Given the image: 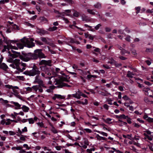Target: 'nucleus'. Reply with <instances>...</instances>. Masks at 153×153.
Segmentation results:
<instances>
[{
	"mask_svg": "<svg viewBox=\"0 0 153 153\" xmlns=\"http://www.w3.org/2000/svg\"><path fill=\"white\" fill-rule=\"evenodd\" d=\"M81 92L79 91H78L75 94H72V95L74 97L77 99H79L81 98Z\"/></svg>",
	"mask_w": 153,
	"mask_h": 153,
	"instance_id": "12",
	"label": "nucleus"
},
{
	"mask_svg": "<svg viewBox=\"0 0 153 153\" xmlns=\"http://www.w3.org/2000/svg\"><path fill=\"white\" fill-rule=\"evenodd\" d=\"M40 73L39 68L35 65H33L32 70L26 71H24L23 74L26 75L34 76L36 75H39Z\"/></svg>",
	"mask_w": 153,
	"mask_h": 153,
	"instance_id": "3",
	"label": "nucleus"
},
{
	"mask_svg": "<svg viewBox=\"0 0 153 153\" xmlns=\"http://www.w3.org/2000/svg\"><path fill=\"white\" fill-rule=\"evenodd\" d=\"M25 89L27 91L31 92L32 91V87H27L25 88Z\"/></svg>",
	"mask_w": 153,
	"mask_h": 153,
	"instance_id": "40",
	"label": "nucleus"
},
{
	"mask_svg": "<svg viewBox=\"0 0 153 153\" xmlns=\"http://www.w3.org/2000/svg\"><path fill=\"white\" fill-rule=\"evenodd\" d=\"M15 149L17 150H21L22 148V146H17V147H15Z\"/></svg>",
	"mask_w": 153,
	"mask_h": 153,
	"instance_id": "52",
	"label": "nucleus"
},
{
	"mask_svg": "<svg viewBox=\"0 0 153 153\" xmlns=\"http://www.w3.org/2000/svg\"><path fill=\"white\" fill-rule=\"evenodd\" d=\"M102 66L103 67L106 68L107 69H109L110 68V67L106 65H102Z\"/></svg>",
	"mask_w": 153,
	"mask_h": 153,
	"instance_id": "61",
	"label": "nucleus"
},
{
	"mask_svg": "<svg viewBox=\"0 0 153 153\" xmlns=\"http://www.w3.org/2000/svg\"><path fill=\"white\" fill-rule=\"evenodd\" d=\"M94 7L100 9L101 7V4L99 2H97L96 4L94 5Z\"/></svg>",
	"mask_w": 153,
	"mask_h": 153,
	"instance_id": "23",
	"label": "nucleus"
},
{
	"mask_svg": "<svg viewBox=\"0 0 153 153\" xmlns=\"http://www.w3.org/2000/svg\"><path fill=\"white\" fill-rule=\"evenodd\" d=\"M134 75L133 73L130 74H127L126 76L129 78H132L133 77V75Z\"/></svg>",
	"mask_w": 153,
	"mask_h": 153,
	"instance_id": "48",
	"label": "nucleus"
},
{
	"mask_svg": "<svg viewBox=\"0 0 153 153\" xmlns=\"http://www.w3.org/2000/svg\"><path fill=\"white\" fill-rule=\"evenodd\" d=\"M27 120H28L30 124H33L34 123V121L32 118L27 119Z\"/></svg>",
	"mask_w": 153,
	"mask_h": 153,
	"instance_id": "38",
	"label": "nucleus"
},
{
	"mask_svg": "<svg viewBox=\"0 0 153 153\" xmlns=\"http://www.w3.org/2000/svg\"><path fill=\"white\" fill-rule=\"evenodd\" d=\"M51 60H41L39 63V65H45L44 66L47 65L49 66H51Z\"/></svg>",
	"mask_w": 153,
	"mask_h": 153,
	"instance_id": "9",
	"label": "nucleus"
},
{
	"mask_svg": "<svg viewBox=\"0 0 153 153\" xmlns=\"http://www.w3.org/2000/svg\"><path fill=\"white\" fill-rule=\"evenodd\" d=\"M146 120L149 122H153V118H151L149 117L146 119Z\"/></svg>",
	"mask_w": 153,
	"mask_h": 153,
	"instance_id": "49",
	"label": "nucleus"
},
{
	"mask_svg": "<svg viewBox=\"0 0 153 153\" xmlns=\"http://www.w3.org/2000/svg\"><path fill=\"white\" fill-rule=\"evenodd\" d=\"M79 13L76 10H74V12L73 13V16L76 17H78L79 16Z\"/></svg>",
	"mask_w": 153,
	"mask_h": 153,
	"instance_id": "33",
	"label": "nucleus"
},
{
	"mask_svg": "<svg viewBox=\"0 0 153 153\" xmlns=\"http://www.w3.org/2000/svg\"><path fill=\"white\" fill-rule=\"evenodd\" d=\"M87 11L88 13H89L90 14H92L93 15H94L95 14V13L93 11V10H92L88 9H87Z\"/></svg>",
	"mask_w": 153,
	"mask_h": 153,
	"instance_id": "30",
	"label": "nucleus"
},
{
	"mask_svg": "<svg viewBox=\"0 0 153 153\" xmlns=\"http://www.w3.org/2000/svg\"><path fill=\"white\" fill-rule=\"evenodd\" d=\"M144 102L147 103L149 104H153V101H150L147 97H145L144 99Z\"/></svg>",
	"mask_w": 153,
	"mask_h": 153,
	"instance_id": "21",
	"label": "nucleus"
},
{
	"mask_svg": "<svg viewBox=\"0 0 153 153\" xmlns=\"http://www.w3.org/2000/svg\"><path fill=\"white\" fill-rule=\"evenodd\" d=\"M21 41L22 43H18L17 44V45L18 48H19V49H22L23 48L24 46H25V45L23 42L22 41V39L21 40Z\"/></svg>",
	"mask_w": 153,
	"mask_h": 153,
	"instance_id": "15",
	"label": "nucleus"
},
{
	"mask_svg": "<svg viewBox=\"0 0 153 153\" xmlns=\"http://www.w3.org/2000/svg\"><path fill=\"white\" fill-rule=\"evenodd\" d=\"M55 85H58L56 87L58 88H62L64 86H67L70 87L71 86L67 84L62 82L60 79H58L56 81Z\"/></svg>",
	"mask_w": 153,
	"mask_h": 153,
	"instance_id": "7",
	"label": "nucleus"
},
{
	"mask_svg": "<svg viewBox=\"0 0 153 153\" xmlns=\"http://www.w3.org/2000/svg\"><path fill=\"white\" fill-rule=\"evenodd\" d=\"M9 0H2L0 1V4H4L5 3H7L9 2Z\"/></svg>",
	"mask_w": 153,
	"mask_h": 153,
	"instance_id": "39",
	"label": "nucleus"
},
{
	"mask_svg": "<svg viewBox=\"0 0 153 153\" xmlns=\"http://www.w3.org/2000/svg\"><path fill=\"white\" fill-rule=\"evenodd\" d=\"M102 26V25L101 24H99L94 27V28L96 30H98L100 27Z\"/></svg>",
	"mask_w": 153,
	"mask_h": 153,
	"instance_id": "34",
	"label": "nucleus"
},
{
	"mask_svg": "<svg viewBox=\"0 0 153 153\" xmlns=\"http://www.w3.org/2000/svg\"><path fill=\"white\" fill-rule=\"evenodd\" d=\"M34 40L33 38H30V40H29L27 39H22V41L24 44L29 48H31L35 46V44L32 42Z\"/></svg>",
	"mask_w": 153,
	"mask_h": 153,
	"instance_id": "5",
	"label": "nucleus"
},
{
	"mask_svg": "<svg viewBox=\"0 0 153 153\" xmlns=\"http://www.w3.org/2000/svg\"><path fill=\"white\" fill-rule=\"evenodd\" d=\"M26 66V63H22L21 64L20 63V68L22 71H19V73L22 72L25 69V67Z\"/></svg>",
	"mask_w": 153,
	"mask_h": 153,
	"instance_id": "14",
	"label": "nucleus"
},
{
	"mask_svg": "<svg viewBox=\"0 0 153 153\" xmlns=\"http://www.w3.org/2000/svg\"><path fill=\"white\" fill-rule=\"evenodd\" d=\"M34 82L35 83H37L39 84V85L42 86L43 88H47V86H45L43 81L39 77V75H36L35 77Z\"/></svg>",
	"mask_w": 153,
	"mask_h": 153,
	"instance_id": "6",
	"label": "nucleus"
},
{
	"mask_svg": "<svg viewBox=\"0 0 153 153\" xmlns=\"http://www.w3.org/2000/svg\"><path fill=\"white\" fill-rule=\"evenodd\" d=\"M56 87L54 85L51 86H49V88L51 90L54 89L56 88Z\"/></svg>",
	"mask_w": 153,
	"mask_h": 153,
	"instance_id": "64",
	"label": "nucleus"
},
{
	"mask_svg": "<svg viewBox=\"0 0 153 153\" xmlns=\"http://www.w3.org/2000/svg\"><path fill=\"white\" fill-rule=\"evenodd\" d=\"M9 134L10 135H13L15 134V133L13 131H10L9 132Z\"/></svg>",
	"mask_w": 153,
	"mask_h": 153,
	"instance_id": "59",
	"label": "nucleus"
},
{
	"mask_svg": "<svg viewBox=\"0 0 153 153\" xmlns=\"http://www.w3.org/2000/svg\"><path fill=\"white\" fill-rule=\"evenodd\" d=\"M85 102H81V104H82L83 105H84L85 104H87L88 103V101L86 99L85 100Z\"/></svg>",
	"mask_w": 153,
	"mask_h": 153,
	"instance_id": "53",
	"label": "nucleus"
},
{
	"mask_svg": "<svg viewBox=\"0 0 153 153\" xmlns=\"http://www.w3.org/2000/svg\"><path fill=\"white\" fill-rule=\"evenodd\" d=\"M24 147L26 148V149H30V147H28V145L27 144H24L23 145Z\"/></svg>",
	"mask_w": 153,
	"mask_h": 153,
	"instance_id": "55",
	"label": "nucleus"
},
{
	"mask_svg": "<svg viewBox=\"0 0 153 153\" xmlns=\"http://www.w3.org/2000/svg\"><path fill=\"white\" fill-rule=\"evenodd\" d=\"M42 87V86L39 85H35L32 86V89H33L36 92L38 90L39 92L42 93L43 92V90Z\"/></svg>",
	"mask_w": 153,
	"mask_h": 153,
	"instance_id": "10",
	"label": "nucleus"
},
{
	"mask_svg": "<svg viewBox=\"0 0 153 153\" xmlns=\"http://www.w3.org/2000/svg\"><path fill=\"white\" fill-rule=\"evenodd\" d=\"M38 33L40 35H44L48 33L47 31L43 30H39L38 31Z\"/></svg>",
	"mask_w": 153,
	"mask_h": 153,
	"instance_id": "16",
	"label": "nucleus"
},
{
	"mask_svg": "<svg viewBox=\"0 0 153 153\" xmlns=\"http://www.w3.org/2000/svg\"><path fill=\"white\" fill-rule=\"evenodd\" d=\"M40 19L43 21H47V19L44 17H40Z\"/></svg>",
	"mask_w": 153,
	"mask_h": 153,
	"instance_id": "56",
	"label": "nucleus"
},
{
	"mask_svg": "<svg viewBox=\"0 0 153 153\" xmlns=\"http://www.w3.org/2000/svg\"><path fill=\"white\" fill-rule=\"evenodd\" d=\"M57 29V27L55 26H53L52 27H50L48 30L50 31H53L56 30Z\"/></svg>",
	"mask_w": 153,
	"mask_h": 153,
	"instance_id": "27",
	"label": "nucleus"
},
{
	"mask_svg": "<svg viewBox=\"0 0 153 153\" xmlns=\"http://www.w3.org/2000/svg\"><path fill=\"white\" fill-rule=\"evenodd\" d=\"M126 119H127V120L128 123L129 124H131V119L130 118L128 117Z\"/></svg>",
	"mask_w": 153,
	"mask_h": 153,
	"instance_id": "47",
	"label": "nucleus"
},
{
	"mask_svg": "<svg viewBox=\"0 0 153 153\" xmlns=\"http://www.w3.org/2000/svg\"><path fill=\"white\" fill-rule=\"evenodd\" d=\"M3 38L4 39L3 41L7 44V45H4V48L2 50V52H4L6 51L7 49L9 51L10 48H12L13 46L11 45V43H15L16 42V41L13 40H8L7 38H5L4 36H3Z\"/></svg>",
	"mask_w": 153,
	"mask_h": 153,
	"instance_id": "4",
	"label": "nucleus"
},
{
	"mask_svg": "<svg viewBox=\"0 0 153 153\" xmlns=\"http://www.w3.org/2000/svg\"><path fill=\"white\" fill-rule=\"evenodd\" d=\"M8 68L7 65L4 63H1L0 65V69H1L4 71H6Z\"/></svg>",
	"mask_w": 153,
	"mask_h": 153,
	"instance_id": "13",
	"label": "nucleus"
},
{
	"mask_svg": "<svg viewBox=\"0 0 153 153\" xmlns=\"http://www.w3.org/2000/svg\"><path fill=\"white\" fill-rule=\"evenodd\" d=\"M105 31L106 32H109L111 30V29L108 27H106L105 28Z\"/></svg>",
	"mask_w": 153,
	"mask_h": 153,
	"instance_id": "58",
	"label": "nucleus"
},
{
	"mask_svg": "<svg viewBox=\"0 0 153 153\" xmlns=\"http://www.w3.org/2000/svg\"><path fill=\"white\" fill-rule=\"evenodd\" d=\"M22 108L23 109V111L25 112H28L29 110V108L28 107L25 105H23L22 107Z\"/></svg>",
	"mask_w": 153,
	"mask_h": 153,
	"instance_id": "22",
	"label": "nucleus"
},
{
	"mask_svg": "<svg viewBox=\"0 0 153 153\" xmlns=\"http://www.w3.org/2000/svg\"><path fill=\"white\" fill-rule=\"evenodd\" d=\"M40 39L42 42H45L46 44H48V42L45 38L42 37L40 38Z\"/></svg>",
	"mask_w": 153,
	"mask_h": 153,
	"instance_id": "31",
	"label": "nucleus"
},
{
	"mask_svg": "<svg viewBox=\"0 0 153 153\" xmlns=\"http://www.w3.org/2000/svg\"><path fill=\"white\" fill-rule=\"evenodd\" d=\"M123 98L125 100H130V99L126 95L123 96Z\"/></svg>",
	"mask_w": 153,
	"mask_h": 153,
	"instance_id": "51",
	"label": "nucleus"
},
{
	"mask_svg": "<svg viewBox=\"0 0 153 153\" xmlns=\"http://www.w3.org/2000/svg\"><path fill=\"white\" fill-rule=\"evenodd\" d=\"M12 52L13 53H11L9 51L8 52V56L10 57L7 59V61L11 63L10 65L9 66L12 67L13 68L16 69L17 71L16 72L19 73V71H22L20 68V60L18 59H15L13 60V59L19 56L20 53L13 51H12Z\"/></svg>",
	"mask_w": 153,
	"mask_h": 153,
	"instance_id": "1",
	"label": "nucleus"
},
{
	"mask_svg": "<svg viewBox=\"0 0 153 153\" xmlns=\"http://www.w3.org/2000/svg\"><path fill=\"white\" fill-rule=\"evenodd\" d=\"M136 10V13L138 14L140 12V7H136L135 8Z\"/></svg>",
	"mask_w": 153,
	"mask_h": 153,
	"instance_id": "41",
	"label": "nucleus"
},
{
	"mask_svg": "<svg viewBox=\"0 0 153 153\" xmlns=\"http://www.w3.org/2000/svg\"><path fill=\"white\" fill-rule=\"evenodd\" d=\"M144 91H145V92H148V91H149L150 92H151L152 91L150 90L149 88L148 87H146L145 88H144Z\"/></svg>",
	"mask_w": 153,
	"mask_h": 153,
	"instance_id": "46",
	"label": "nucleus"
},
{
	"mask_svg": "<svg viewBox=\"0 0 153 153\" xmlns=\"http://www.w3.org/2000/svg\"><path fill=\"white\" fill-rule=\"evenodd\" d=\"M146 51L149 52H152L153 51V49L152 48H147L146 49Z\"/></svg>",
	"mask_w": 153,
	"mask_h": 153,
	"instance_id": "57",
	"label": "nucleus"
},
{
	"mask_svg": "<svg viewBox=\"0 0 153 153\" xmlns=\"http://www.w3.org/2000/svg\"><path fill=\"white\" fill-rule=\"evenodd\" d=\"M96 137L97 140H105L106 138L104 137L100 136L99 134H97L96 135Z\"/></svg>",
	"mask_w": 153,
	"mask_h": 153,
	"instance_id": "20",
	"label": "nucleus"
},
{
	"mask_svg": "<svg viewBox=\"0 0 153 153\" xmlns=\"http://www.w3.org/2000/svg\"><path fill=\"white\" fill-rule=\"evenodd\" d=\"M114 65L116 67H119L122 66V64H121L118 63L116 62H115Z\"/></svg>",
	"mask_w": 153,
	"mask_h": 153,
	"instance_id": "42",
	"label": "nucleus"
},
{
	"mask_svg": "<svg viewBox=\"0 0 153 153\" xmlns=\"http://www.w3.org/2000/svg\"><path fill=\"white\" fill-rule=\"evenodd\" d=\"M82 20L83 21H85L86 22H89L90 20L88 19L87 16H86L84 14H83L82 16Z\"/></svg>",
	"mask_w": 153,
	"mask_h": 153,
	"instance_id": "17",
	"label": "nucleus"
},
{
	"mask_svg": "<svg viewBox=\"0 0 153 153\" xmlns=\"http://www.w3.org/2000/svg\"><path fill=\"white\" fill-rule=\"evenodd\" d=\"M4 86L6 88L9 89H12V88L13 87V86L12 85H4Z\"/></svg>",
	"mask_w": 153,
	"mask_h": 153,
	"instance_id": "45",
	"label": "nucleus"
},
{
	"mask_svg": "<svg viewBox=\"0 0 153 153\" xmlns=\"http://www.w3.org/2000/svg\"><path fill=\"white\" fill-rule=\"evenodd\" d=\"M104 121L108 123H109V122L112 120V119L109 118H107L106 120H104Z\"/></svg>",
	"mask_w": 153,
	"mask_h": 153,
	"instance_id": "36",
	"label": "nucleus"
},
{
	"mask_svg": "<svg viewBox=\"0 0 153 153\" xmlns=\"http://www.w3.org/2000/svg\"><path fill=\"white\" fill-rule=\"evenodd\" d=\"M35 42L36 44L39 45H42L43 44V43L39 41L35 40Z\"/></svg>",
	"mask_w": 153,
	"mask_h": 153,
	"instance_id": "44",
	"label": "nucleus"
},
{
	"mask_svg": "<svg viewBox=\"0 0 153 153\" xmlns=\"http://www.w3.org/2000/svg\"><path fill=\"white\" fill-rule=\"evenodd\" d=\"M12 103L15 105L17 107H15L16 109H18L20 108L21 105H20L19 103L14 102H12Z\"/></svg>",
	"mask_w": 153,
	"mask_h": 153,
	"instance_id": "19",
	"label": "nucleus"
},
{
	"mask_svg": "<svg viewBox=\"0 0 153 153\" xmlns=\"http://www.w3.org/2000/svg\"><path fill=\"white\" fill-rule=\"evenodd\" d=\"M23 58L25 61L27 62L31 59L35 60L38 58H45L46 56L42 53L41 49H36L34 51V53H22Z\"/></svg>",
	"mask_w": 153,
	"mask_h": 153,
	"instance_id": "2",
	"label": "nucleus"
},
{
	"mask_svg": "<svg viewBox=\"0 0 153 153\" xmlns=\"http://www.w3.org/2000/svg\"><path fill=\"white\" fill-rule=\"evenodd\" d=\"M121 119H126L127 118L128 116H126L125 115L123 114L121 115Z\"/></svg>",
	"mask_w": 153,
	"mask_h": 153,
	"instance_id": "50",
	"label": "nucleus"
},
{
	"mask_svg": "<svg viewBox=\"0 0 153 153\" xmlns=\"http://www.w3.org/2000/svg\"><path fill=\"white\" fill-rule=\"evenodd\" d=\"M40 68L42 71L44 72L45 74H47L48 75H51V74L50 72L51 68H48L46 66H42L40 67Z\"/></svg>",
	"mask_w": 153,
	"mask_h": 153,
	"instance_id": "8",
	"label": "nucleus"
},
{
	"mask_svg": "<svg viewBox=\"0 0 153 153\" xmlns=\"http://www.w3.org/2000/svg\"><path fill=\"white\" fill-rule=\"evenodd\" d=\"M130 38L131 36L129 35H127L126 38H125V39L128 42H130Z\"/></svg>",
	"mask_w": 153,
	"mask_h": 153,
	"instance_id": "43",
	"label": "nucleus"
},
{
	"mask_svg": "<svg viewBox=\"0 0 153 153\" xmlns=\"http://www.w3.org/2000/svg\"><path fill=\"white\" fill-rule=\"evenodd\" d=\"M96 131L98 133L102 134V135H103L104 136H105L106 137H107L108 136V134L107 133H105L104 132H103V131Z\"/></svg>",
	"mask_w": 153,
	"mask_h": 153,
	"instance_id": "29",
	"label": "nucleus"
},
{
	"mask_svg": "<svg viewBox=\"0 0 153 153\" xmlns=\"http://www.w3.org/2000/svg\"><path fill=\"white\" fill-rule=\"evenodd\" d=\"M0 101H1V100H2L3 101V103L5 104H7L8 102V101L7 100H4L2 98H1L0 99Z\"/></svg>",
	"mask_w": 153,
	"mask_h": 153,
	"instance_id": "54",
	"label": "nucleus"
},
{
	"mask_svg": "<svg viewBox=\"0 0 153 153\" xmlns=\"http://www.w3.org/2000/svg\"><path fill=\"white\" fill-rule=\"evenodd\" d=\"M105 93L103 92H102V95L104 96H107L108 95V94L110 95V94L108 93V91H105Z\"/></svg>",
	"mask_w": 153,
	"mask_h": 153,
	"instance_id": "37",
	"label": "nucleus"
},
{
	"mask_svg": "<svg viewBox=\"0 0 153 153\" xmlns=\"http://www.w3.org/2000/svg\"><path fill=\"white\" fill-rule=\"evenodd\" d=\"M60 15H59L58 16V17H61L63 18V19L65 21V22L67 23H68L69 22L68 20V19L65 18L64 17V16L66 15L65 14H61Z\"/></svg>",
	"mask_w": 153,
	"mask_h": 153,
	"instance_id": "18",
	"label": "nucleus"
},
{
	"mask_svg": "<svg viewBox=\"0 0 153 153\" xmlns=\"http://www.w3.org/2000/svg\"><path fill=\"white\" fill-rule=\"evenodd\" d=\"M65 98V97L64 96L57 94H54V96L52 97V99L54 100H55L56 98L63 99Z\"/></svg>",
	"mask_w": 153,
	"mask_h": 153,
	"instance_id": "11",
	"label": "nucleus"
},
{
	"mask_svg": "<svg viewBox=\"0 0 153 153\" xmlns=\"http://www.w3.org/2000/svg\"><path fill=\"white\" fill-rule=\"evenodd\" d=\"M61 81H62V82H63V81H65V82H69V80H68L66 78H62V80H60Z\"/></svg>",
	"mask_w": 153,
	"mask_h": 153,
	"instance_id": "63",
	"label": "nucleus"
},
{
	"mask_svg": "<svg viewBox=\"0 0 153 153\" xmlns=\"http://www.w3.org/2000/svg\"><path fill=\"white\" fill-rule=\"evenodd\" d=\"M11 27L12 28L15 30H19L20 29L19 27L16 24H14L12 25Z\"/></svg>",
	"mask_w": 153,
	"mask_h": 153,
	"instance_id": "26",
	"label": "nucleus"
},
{
	"mask_svg": "<svg viewBox=\"0 0 153 153\" xmlns=\"http://www.w3.org/2000/svg\"><path fill=\"white\" fill-rule=\"evenodd\" d=\"M12 94H14L16 97L17 98L22 99L21 97V96L18 93H12Z\"/></svg>",
	"mask_w": 153,
	"mask_h": 153,
	"instance_id": "35",
	"label": "nucleus"
},
{
	"mask_svg": "<svg viewBox=\"0 0 153 153\" xmlns=\"http://www.w3.org/2000/svg\"><path fill=\"white\" fill-rule=\"evenodd\" d=\"M116 61H115L114 60H113L111 61H109L108 62V63H110L111 64L114 65V64L115 62Z\"/></svg>",
	"mask_w": 153,
	"mask_h": 153,
	"instance_id": "62",
	"label": "nucleus"
},
{
	"mask_svg": "<svg viewBox=\"0 0 153 153\" xmlns=\"http://www.w3.org/2000/svg\"><path fill=\"white\" fill-rule=\"evenodd\" d=\"M119 58H120V59L122 60H125L126 59H127V58L124 57H123L122 56H120L119 57Z\"/></svg>",
	"mask_w": 153,
	"mask_h": 153,
	"instance_id": "60",
	"label": "nucleus"
},
{
	"mask_svg": "<svg viewBox=\"0 0 153 153\" xmlns=\"http://www.w3.org/2000/svg\"><path fill=\"white\" fill-rule=\"evenodd\" d=\"M55 12L57 14H58L56 16V17H58V16H59V15H61V14H65L67 15V16H69V15L68 14H66V13H60L59 12V11H56V10H55Z\"/></svg>",
	"mask_w": 153,
	"mask_h": 153,
	"instance_id": "28",
	"label": "nucleus"
},
{
	"mask_svg": "<svg viewBox=\"0 0 153 153\" xmlns=\"http://www.w3.org/2000/svg\"><path fill=\"white\" fill-rule=\"evenodd\" d=\"M52 126V128L51 129V131L54 134H56L57 133V130L54 128L53 125H51Z\"/></svg>",
	"mask_w": 153,
	"mask_h": 153,
	"instance_id": "32",
	"label": "nucleus"
},
{
	"mask_svg": "<svg viewBox=\"0 0 153 153\" xmlns=\"http://www.w3.org/2000/svg\"><path fill=\"white\" fill-rule=\"evenodd\" d=\"M143 135L145 136V137L144 138L145 139L147 138L149 140H152V137L151 136H150L144 133Z\"/></svg>",
	"mask_w": 153,
	"mask_h": 153,
	"instance_id": "24",
	"label": "nucleus"
},
{
	"mask_svg": "<svg viewBox=\"0 0 153 153\" xmlns=\"http://www.w3.org/2000/svg\"><path fill=\"white\" fill-rule=\"evenodd\" d=\"M126 53L129 54L130 52L124 49H123L122 51H120V53L122 55H124Z\"/></svg>",
	"mask_w": 153,
	"mask_h": 153,
	"instance_id": "25",
	"label": "nucleus"
}]
</instances>
